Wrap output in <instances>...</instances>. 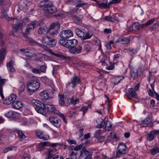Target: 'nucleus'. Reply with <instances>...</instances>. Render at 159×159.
Listing matches in <instances>:
<instances>
[{"instance_id": "f257e3e1", "label": "nucleus", "mask_w": 159, "mask_h": 159, "mask_svg": "<svg viewBox=\"0 0 159 159\" xmlns=\"http://www.w3.org/2000/svg\"><path fill=\"white\" fill-rule=\"evenodd\" d=\"M39 6L42 7L43 11L46 13L52 14L57 11V8L49 0L41 1L39 4Z\"/></svg>"}, {"instance_id": "f03ea898", "label": "nucleus", "mask_w": 159, "mask_h": 159, "mask_svg": "<svg viewBox=\"0 0 159 159\" xmlns=\"http://www.w3.org/2000/svg\"><path fill=\"white\" fill-rule=\"evenodd\" d=\"M58 43L67 48L70 49L75 47L78 43V41L75 39L70 40L60 39L59 40Z\"/></svg>"}, {"instance_id": "7ed1b4c3", "label": "nucleus", "mask_w": 159, "mask_h": 159, "mask_svg": "<svg viewBox=\"0 0 159 159\" xmlns=\"http://www.w3.org/2000/svg\"><path fill=\"white\" fill-rule=\"evenodd\" d=\"M27 86L28 92L33 93L39 88L40 83L37 80H32L28 82Z\"/></svg>"}, {"instance_id": "20e7f679", "label": "nucleus", "mask_w": 159, "mask_h": 159, "mask_svg": "<svg viewBox=\"0 0 159 159\" xmlns=\"http://www.w3.org/2000/svg\"><path fill=\"white\" fill-rule=\"evenodd\" d=\"M115 158H119L128 152V149L125 143H121L117 147Z\"/></svg>"}, {"instance_id": "39448f33", "label": "nucleus", "mask_w": 159, "mask_h": 159, "mask_svg": "<svg viewBox=\"0 0 159 159\" xmlns=\"http://www.w3.org/2000/svg\"><path fill=\"white\" fill-rule=\"evenodd\" d=\"M35 102L34 103L36 106L35 108V110L38 113L44 116H46V107L45 104L39 101L35 100Z\"/></svg>"}, {"instance_id": "423d86ee", "label": "nucleus", "mask_w": 159, "mask_h": 159, "mask_svg": "<svg viewBox=\"0 0 159 159\" xmlns=\"http://www.w3.org/2000/svg\"><path fill=\"white\" fill-rule=\"evenodd\" d=\"M75 33L78 36L81 38L82 40H85L89 39L92 37V35L87 32L85 34L84 30L79 28H76L75 30Z\"/></svg>"}, {"instance_id": "0eeeda50", "label": "nucleus", "mask_w": 159, "mask_h": 159, "mask_svg": "<svg viewBox=\"0 0 159 159\" xmlns=\"http://www.w3.org/2000/svg\"><path fill=\"white\" fill-rule=\"evenodd\" d=\"M60 24L58 22L52 23L50 25L49 32L52 35L57 34L60 31Z\"/></svg>"}, {"instance_id": "6e6552de", "label": "nucleus", "mask_w": 159, "mask_h": 159, "mask_svg": "<svg viewBox=\"0 0 159 159\" xmlns=\"http://www.w3.org/2000/svg\"><path fill=\"white\" fill-rule=\"evenodd\" d=\"M43 42L49 47H52L56 43V40L55 39L51 38L48 36L43 37Z\"/></svg>"}, {"instance_id": "1a4fd4ad", "label": "nucleus", "mask_w": 159, "mask_h": 159, "mask_svg": "<svg viewBox=\"0 0 159 159\" xmlns=\"http://www.w3.org/2000/svg\"><path fill=\"white\" fill-rule=\"evenodd\" d=\"M56 153H57V149L54 148H49L48 151L45 153V155L48 156V158H50L52 159H57L59 158V156L57 155L54 156Z\"/></svg>"}, {"instance_id": "9d476101", "label": "nucleus", "mask_w": 159, "mask_h": 159, "mask_svg": "<svg viewBox=\"0 0 159 159\" xmlns=\"http://www.w3.org/2000/svg\"><path fill=\"white\" fill-rule=\"evenodd\" d=\"M61 37L62 39L66 40L73 36V34L72 31L68 29L62 31L60 33Z\"/></svg>"}, {"instance_id": "9b49d317", "label": "nucleus", "mask_w": 159, "mask_h": 159, "mask_svg": "<svg viewBox=\"0 0 159 159\" xmlns=\"http://www.w3.org/2000/svg\"><path fill=\"white\" fill-rule=\"evenodd\" d=\"M50 122L57 128L60 127L61 124V120L57 117L51 116L49 117Z\"/></svg>"}, {"instance_id": "f8f14e48", "label": "nucleus", "mask_w": 159, "mask_h": 159, "mask_svg": "<svg viewBox=\"0 0 159 159\" xmlns=\"http://www.w3.org/2000/svg\"><path fill=\"white\" fill-rule=\"evenodd\" d=\"M82 50V45L81 43L77 47L72 48L70 49H69V51L70 53L73 54L77 55L80 53Z\"/></svg>"}, {"instance_id": "ddd939ff", "label": "nucleus", "mask_w": 159, "mask_h": 159, "mask_svg": "<svg viewBox=\"0 0 159 159\" xmlns=\"http://www.w3.org/2000/svg\"><path fill=\"white\" fill-rule=\"evenodd\" d=\"M76 3L77 4V5L73 9V11H71L70 12H69V13H73V12L76 11L79 9V7H83V8H85V7L83 6L84 5H86V7L88 8L87 3L84 2L83 1L78 0L76 2Z\"/></svg>"}, {"instance_id": "4468645a", "label": "nucleus", "mask_w": 159, "mask_h": 159, "mask_svg": "<svg viewBox=\"0 0 159 159\" xmlns=\"http://www.w3.org/2000/svg\"><path fill=\"white\" fill-rule=\"evenodd\" d=\"M36 135L38 138L43 140H48L49 139V136L48 134L41 131L36 132Z\"/></svg>"}, {"instance_id": "2eb2a0df", "label": "nucleus", "mask_w": 159, "mask_h": 159, "mask_svg": "<svg viewBox=\"0 0 159 159\" xmlns=\"http://www.w3.org/2000/svg\"><path fill=\"white\" fill-rule=\"evenodd\" d=\"M158 134H159V129L151 131L147 134V139L149 141H152L154 139L155 135Z\"/></svg>"}, {"instance_id": "dca6fc26", "label": "nucleus", "mask_w": 159, "mask_h": 159, "mask_svg": "<svg viewBox=\"0 0 159 159\" xmlns=\"http://www.w3.org/2000/svg\"><path fill=\"white\" fill-rule=\"evenodd\" d=\"M17 96L15 94H11L10 96L7 97L3 102L4 104H10L14 102V101L16 98Z\"/></svg>"}, {"instance_id": "f3484780", "label": "nucleus", "mask_w": 159, "mask_h": 159, "mask_svg": "<svg viewBox=\"0 0 159 159\" xmlns=\"http://www.w3.org/2000/svg\"><path fill=\"white\" fill-rule=\"evenodd\" d=\"M22 53L27 57L31 58L34 55L33 51L28 49H21L20 50Z\"/></svg>"}, {"instance_id": "a211bd4d", "label": "nucleus", "mask_w": 159, "mask_h": 159, "mask_svg": "<svg viewBox=\"0 0 159 159\" xmlns=\"http://www.w3.org/2000/svg\"><path fill=\"white\" fill-rule=\"evenodd\" d=\"M38 26V23L36 21H34L29 24L28 25V27L26 28L25 32V34L26 35L30 34L29 31L36 28Z\"/></svg>"}, {"instance_id": "6ab92c4d", "label": "nucleus", "mask_w": 159, "mask_h": 159, "mask_svg": "<svg viewBox=\"0 0 159 159\" xmlns=\"http://www.w3.org/2000/svg\"><path fill=\"white\" fill-rule=\"evenodd\" d=\"M83 48V50L85 52H88L92 49L93 45L90 43L88 42H84L81 43Z\"/></svg>"}, {"instance_id": "aec40b11", "label": "nucleus", "mask_w": 159, "mask_h": 159, "mask_svg": "<svg viewBox=\"0 0 159 159\" xmlns=\"http://www.w3.org/2000/svg\"><path fill=\"white\" fill-rule=\"evenodd\" d=\"M130 75L133 80H136L140 76L138 73V70L134 68H132L130 70Z\"/></svg>"}, {"instance_id": "412c9836", "label": "nucleus", "mask_w": 159, "mask_h": 159, "mask_svg": "<svg viewBox=\"0 0 159 159\" xmlns=\"http://www.w3.org/2000/svg\"><path fill=\"white\" fill-rule=\"evenodd\" d=\"M18 134V137L21 141H23L28 139V137L25 136L22 131L19 130H15Z\"/></svg>"}, {"instance_id": "4be33fe9", "label": "nucleus", "mask_w": 159, "mask_h": 159, "mask_svg": "<svg viewBox=\"0 0 159 159\" xmlns=\"http://www.w3.org/2000/svg\"><path fill=\"white\" fill-rule=\"evenodd\" d=\"M127 97L129 99L131 100L133 98H136V92L134 91L133 88L129 89V91L126 93Z\"/></svg>"}, {"instance_id": "5701e85b", "label": "nucleus", "mask_w": 159, "mask_h": 159, "mask_svg": "<svg viewBox=\"0 0 159 159\" xmlns=\"http://www.w3.org/2000/svg\"><path fill=\"white\" fill-rule=\"evenodd\" d=\"M71 82L69 83V84H72V88H74L76 85L80 82V79L77 76H75L70 79Z\"/></svg>"}, {"instance_id": "b1692460", "label": "nucleus", "mask_w": 159, "mask_h": 159, "mask_svg": "<svg viewBox=\"0 0 159 159\" xmlns=\"http://www.w3.org/2000/svg\"><path fill=\"white\" fill-rule=\"evenodd\" d=\"M40 96L43 100H47L49 98H52V96H50L48 91L45 90L41 92L40 94Z\"/></svg>"}, {"instance_id": "393cba45", "label": "nucleus", "mask_w": 159, "mask_h": 159, "mask_svg": "<svg viewBox=\"0 0 159 159\" xmlns=\"http://www.w3.org/2000/svg\"><path fill=\"white\" fill-rule=\"evenodd\" d=\"M5 115L8 118H14L17 116L18 114L16 112L9 110L5 114Z\"/></svg>"}, {"instance_id": "a878e982", "label": "nucleus", "mask_w": 159, "mask_h": 159, "mask_svg": "<svg viewBox=\"0 0 159 159\" xmlns=\"http://www.w3.org/2000/svg\"><path fill=\"white\" fill-rule=\"evenodd\" d=\"M104 125H105V128L106 130L109 131L111 129L112 125L106 117L104 119Z\"/></svg>"}, {"instance_id": "bb28decb", "label": "nucleus", "mask_w": 159, "mask_h": 159, "mask_svg": "<svg viewBox=\"0 0 159 159\" xmlns=\"http://www.w3.org/2000/svg\"><path fill=\"white\" fill-rule=\"evenodd\" d=\"M7 80L5 79H0V95L2 99L4 98L3 94V86L5 84Z\"/></svg>"}, {"instance_id": "cd10ccee", "label": "nucleus", "mask_w": 159, "mask_h": 159, "mask_svg": "<svg viewBox=\"0 0 159 159\" xmlns=\"http://www.w3.org/2000/svg\"><path fill=\"white\" fill-rule=\"evenodd\" d=\"M13 65V61L11 60L7 63V66L9 72L13 73L15 71V70Z\"/></svg>"}, {"instance_id": "c85d7f7f", "label": "nucleus", "mask_w": 159, "mask_h": 159, "mask_svg": "<svg viewBox=\"0 0 159 159\" xmlns=\"http://www.w3.org/2000/svg\"><path fill=\"white\" fill-rule=\"evenodd\" d=\"M23 103L21 101H16L12 104L13 107L16 109H20L23 107Z\"/></svg>"}, {"instance_id": "c756f323", "label": "nucleus", "mask_w": 159, "mask_h": 159, "mask_svg": "<svg viewBox=\"0 0 159 159\" xmlns=\"http://www.w3.org/2000/svg\"><path fill=\"white\" fill-rule=\"evenodd\" d=\"M47 142H42L36 145V149L39 151H40L44 148L45 146H46Z\"/></svg>"}, {"instance_id": "7c9ffc66", "label": "nucleus", "mask_w": 159, "mask_h": 159, "mask_svg": "<svg viewBox=\"0 0 159 159\" xmlns=\"http://www.w3.org/2000/svg\"><path fill=\"white\" fill-rule=\"evenodd\" d=\"M23 26L21 23H17L15 25H12V30L14 32H16L19 29H21Z\"/></svg>"}, {"instance_id": "2f4dec72", "label": "nucleus", "mask_w": 159, "mask_h": 159, "mask_svg": "<svg viewBox=\"0 0 159 159\" xmlns=\"http://www.w3.org/2000/svg\"><path fill=\"white\" fill-rule=\"evenodd\" d=\"M6 53L5 48H2L0 50V63L4 59Z\"/></svg>"}, {"instance_id": "473e14b6", "label": "nucleus", "mask_w": 159, "mask_h": 159, "mask_svg": "<svg viewBox=\"0 0 159 159\" xmlns=\"http://www.w3.org/2000/svg\"><path fill=\"white\" fill-rule=\"evenodd\" d=\"M47 109L48 111L55 114L57 113L58 111L56 108L52 105H48L47 107Z\"/></svg>"}, {"instance_id": "72a5a7b5", "label": "nucleus", "mask_w": 159, "mask_h": 159, "mask_svg": "<svg viewBox=\"0 0 159 159\" xmlns=\"http://www.w3.org/2000/svg\"><path fill=\"white\" fill-rule=\"evenodd\" d=\"M19 7L21 10L26 9L27 8V3L23 1H21L19 4Z\"/></svg>"}, {"instance_id": "f704fd0d", "label": "nucleus", "mask_w": 159, "mask_h": 159, "mask_svg": "<svg viewBox=\"0 0 159 159\" xmlns=\"http://www.w3.org/2000/svg\"><path fill=\"white\" fill-rule=\"evenodd\" d=\"M98 125L96 126V127L98 128H102L104 125V120H102L101 118L98 119L96 121Z\"/></svg>"}, {"instance_id": "c9c22d12", "label": "nucleus", "mask_w": 159, "mask_h": 159, "mask_svg": "<svg viewBox=\"0 0 159 159\" xmlns=\"http://www.w3.org/2000/svg\"><path fill=\"white\" fill-rule=\"evenodd\" d=\"M71 16L74 23L77 24L80 23L81 20L80 17L74 15H71Z\"/></svg>"}, {"instance_id": "e433bc0d", "label": "nucleus", "mask_w": 159, "mask_h": 159, "mask_svg": "<svg viewBox=\"0 0 159 159\" xmlns=\"http://www.w3.org/2000/svg\"><path fill=\"white\" fill-rule=\"evenodd\" d=\"M59 98V104L60 105L63 106L65 103L64 102V95H58Z\"/></svg>"}, {"instance_id": "4c0bfd02", "label": "nucleus", "mask_w": 159, "mask_h": 159, "mask_svg": "<svg viewBox=\"0 0 159 159\" xmlns=\"http://www.w3.org/2000/svg\"><path fill=\"white\" fill-rule=\"evenodd\" d=\"M120 39L121 43L123 44H127L129 43L130 41V39L124 37H120Z\"/></svg>"}, {"instance_id": "58836bf2", "label": "nucleus", "mask_w": 159, "mask_h": 159, "mask_svg": "<svg viewBox=\"0 0 159 159\" xmlns=\"http://www.w3.org/2000/svg\"><path fill=\"white\" fill-rule=\"evenodd\" d=\"M150 151L152 154L154 155L159 152V148L157 146H155L151 149Z\"/></svg>"}, {"instance_id": "ea45409f", "label": "nucleus", "mask_w": 159, "mask_h": 159, "mask_svg": "<svg viewBox=\"0 0 159 159\" xmlns=\"http://www.w3.org/2000/svg\"><path fill=\"white\" fill-rule=\"evenodd\" d=\"M126 49L128 51L131 56H132L133 55L136 54L137 52V51L136 49L129 48Z\"/></svg>"}, {"instance_id": "a19ab883", "label": "nucleus", "mask_w": 159, "mask_h": 159, "mask_svg": "<svg viewBox=\"0 0 159 159\" xmlns=\"http://www.w3.org/2000/svg\"><path fill=\"white\" fill-rule=\"evenodd\" d=\"M134 29V31H138L140 29V25L139 23L136 22L132 25Z\"/></svg>"}, {"instance_id": "79ce46f5", "label": "nucleus", "mask_w": 159, "mask_h": 159, "mask_svg": "<svg viewBox=\"0 0 159 159\" xmlns=\"http://www.w3.org/2000/svg\"><path fill=\"white\" fill-rule=\"evenodd\" d=\"M29 43L31 45H32L42 47V45L41 44L38 43L37 41L33 39H31L30 40Z\"/></svg>"}, {"instance_id": "37998d69", "label": "nucleus", "mask_w": 159, "mask_h": 159, "mask_svg": "<svg viewBox=\"0 0 159 159\" xmlns=\"http://www.w3.org/2000/svg\"><path fill=\"white\" fill-rule=\"evenodd\" d=\"M90 107V105H88L87 107H83L80 109V111H82L83 112V115H84L87 112L88 110V109Z\"/></svg>"}, {"instance_id": "c03bdc74", "label": "nucleus", "mask_w": 159, "mask_h": 159, "mask_svg": "<svg viewBox=\"0 0 159 159\" xmlns=\"http://www.w3.org/2000/svg\"><path fill=\"white\" fill-rule=\"evenodd\" d=\"M14 148H15V149H16L15 147L14 146H11L10 147H7L3 150V152L4 153H6L9 151L12 150Z\"/></svg>"}, {"instance_id": "a18cd8bd", "label": "nucleus", "mask_w": 159, "mask_h": 159, "mask_svg": "<svg viewBox=\"0 0 159 159\" xmlns=\"http://www.w3.org/2000/svg\"><path fill=\"white\" fill-rule=\"evenodd\" d=\"M46 32V30L43 27L40 28L38 30V33L40 34H44Z\"/></svg>"}, {"instance_id": "49530a36", "label": "nucleus", "mask_w": 159, "mask_h": 159, "mask_svg": "<svg viewBox=\"0 0 159 159\" xmlns=\"http://www.w3.org/2000/svg\"><path fill=\"white\" fill-rule=\"evenodd\" d=\"M3 37V34L2 31H0V46H3L4 43V41L2 39Z\"/></svg>"}, {"instance_id": "de8ad7c7", "label": "nucleus", "mask_w": 159, "mask_h": 159, "mask_svg": "<svg viewBox=\"0 0 159 159\" xmlns=\"http://www.w3.org/2000/svg\"><path fill=\"white\" fill-rule=\"evenodd\" d=\"M1 17L2 18H5L8 21H9L10 20L12 21L13 20H14V18L8 17L7 14L5 13L2 14L1 16Z\"/></svg>"}, {"instance_id": "09e8293b", "label": "nucleus", "mask_w": 159, "mask_h": 159, "mask_svg": "<svg viewBox=\"0 0 159 159\" xmlns=\"http://www.w3.org/2000/svg\"><path fill=\"white\" fill-rule=\"evenodd\" d=\"M151 122L150 118L149 117H147L144 120L142 121V124H145L146 125H149Z\"/></svg>"}, {"instance_id": "8fccbe9b", "label": "nucleus", "mask_w": 159, "mask_h": 159, "mask_svg": "<svg viewBox=\"0 0 159 159\" xmlns=\"http://www.w3.org/2000/svg\"><path fill=\"white\" fill-rule=\"evenodd\" d=\"M85 157L84 159H93L92 154L88 152H86L85 153Z\"/></svg>"}, {"instance_id": "3c124183", "label": "nucleus", "mask_w": 159, "mask_h": 159, "mask_svg": "<svg viewBox=\"0 0 159 159\" xmlns=\"http://www.w3.org/2000/svg\"><path fill=\"white\" fill-rule=\"evenodd\" d=\"M98 6L101 8H107L109 7V6L107 4L104 2L99 4Z\"/></svg>"}, {"instance_id": "603ef678", "label": "nucleus", "mask_w": 159, "mask_h": 159, "mask_svg": "<svg viewBox=\"0 0 159 159\" xmlns=\"http://www.w3.org/2000/svg\"><path fill=\"white\" fill-rule=\"evenodd\" d=\"M98 142L101 143L103 141L105 137L102 136H99L95 137Z\"/></svg>"}, {"instance_id": "864d4df0", "label": "nucleus", "mask_w": 159, "mask_h": 159, "mask_svg": "<svg viewBox=\"0 0 159 159\" xmlns=\"http://www.w3.org/2000/svg\"><path fill=\"white\" fill-rule=\"evenodd\" d=\"M155 18H153L148 21L146 23V26H148L152 24L155 21Z\"/></svg>"}, {"instance_id": "5fc2aeb1", "label": "nucleus", "mask_w": 159, "mask_h": 159, "mask_svg": "<svg viewBox=\"0 0 159 159\" xmlns=\"http://www.w3.org/2000/svg\"><path fill=\"white\" fill-rule=\"evenodd\" d=\"M67 141L68 143L70 145L72 144H74L75 145L77 144L75 140L69 139Z\"/></svg>"}, {"instance_id": "6e6d98bb", "label": "nucleus", "mask_w": 159, "mask_h": 159, "mask_svg": "<svg viewBox=\"0 0 159 159\" xmlns=\"http://www.w3.org/2000/svg\"><path fill=\"white\" fill-rule=\"evenodd\" d=\"M79 102V100L78 99H76L75 100L73 99V98H71L70 100V102L71 104H73L74 105H75L77 103H78Z\"/></svg>"}, {"instance_id": "4d7b16f0", "label": "nucleus", "mask_w": 159, "mask_h": 159, "mask_svg": "<svg viewBox=\"0 0 159 159\" xmlns=\"http://www.w3.org/2000/svg\"><path fill=\"white\" fill-rule=\"evenodd\" d=\"M83 145L80 144L79 145L76 146L74 149V150H80L83 147Z\"/></svg>"}, {"instance_id": "13d9d810", "label": "nucleus", "mask_w": 159, "mask_h": 159, "mask_svg": "<svg viewBox=\"0 0 159 159\" xmlns=\"http://www.w3.org/2000/svg\"><path fill=\"white\" fill-rule=\"evenodd\" d=\"M46 66L44 65H41L39 68V70L42 72H44L46 71Z\"/></svg>"}, {"instance_id": "bf43d9fd", "label": "nucleus", "mask_w": 159, "mask_h": 159, "mask_svg": "<svg viewBox=\"0 0 159 159\" xmlns=\"http://www.w3.org/2000/svg\"><path fill=\"white\" fill-rule=\"evenodd\" d=\"M101 132V130L100 129H98L94 133V137H97L99 136V134H100Z\"/></svg>"}, {"instance_id": "052dcab7", "label": "nucleus", "mask_w": 159, "mask_h": 159, "mask_svg": "<svg viewBox=\"0 0 159 159\" xmlns=\"http://www.w3.org/2000/svg\"><path fill=\"white\" fill-rule=\"evenodd\" d=\"M32 71L35 74H39L40 73V70L38 69L33 68L32 69Z\"/></svg>"}, {"instance_id": "680f3d73", "label": "nucleus", "mask_w": 159, "mask_h": 159, "mask_svg": "<svg viewBox=\"0 0 159 159\" xmlns=\"http://www.w3.org/2000/svg\"><path fill=\"white\" fill-rule=\"evenodd\" d=\"M46 143V146H51L52 147H54L55 146H56L57 145V143H48V142H47Z\"/></svg>"}, {"instance_id": "e2e57ef3", "label": "nucleus", "mask_w": 159, "mask_h": 159, "mask_svg": "<svg viewBox=\"0 0 159 159\" xmlns=\"http://www.w3.org/2000/svg\"><path fill=\"white\" fill-rule=\"evenodd\" d=\"M122 0H112L110 2L109 4H116L120 2Z\"/></svg>"}, {"instance_id": "0e129e2a", "label": "nucleus", "mask_w": 159, "mask_h": 159, "mask_svg": "<svg viewBox=\"0 0 159 159\" xmlns=\"http://www.w3.org/2000/svg\"><path fill=\"white\" fill-rule=\"evenodd\" d=\"M104 32L106 34H109L111 33V29L106 28L104 30Z\"/></svg>"}, {"instance_id": "69168bd1", "label": "nucleus", "mask_w": 159, "mask_h": 159, "mask_svg": "<svg viewBox=\"0 0 159 159\" xmlns=\"http://www.w3.org/2000/svg\"><path fill=\"white\" fill-rule=\"evenodd\" d=\"M104 19L105 20L112 22V20L111 19V16H107L104 17Z\"/></svg>"}, {"instance_id": "338daca9", "label": "nucleus", "mask_w": 159, "mask_h": 159, "mask_svg": "<svg viewBox=\"0 0 159 159\" xmlns=\"http://www.w3.org/2000/svg\"><path fill=\"white\" fill-rule=\"evenodd\" d=\"M154 92L153 91H152L151 89H149L148 92V93L149 96L152 97L154 95Z\"/></svg>"}, {"instance_id": "774afa93", "label": "nucleus", "mask_w": 159, "mask_h": 159, "mask_svg": "<svg viewBox=\"0 0 159 159\" xmlns=\"http://www.w3.org/2000/svg\"><path fill=\"white\" fill-rule=\"evenodd\" d=\"M120 56V54H117L114 56L113 59L114 60H117L119 57Z\"/></svg>"}]
</instances>
